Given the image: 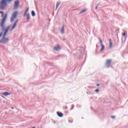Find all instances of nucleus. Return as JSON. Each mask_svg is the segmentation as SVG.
Returning <instances> with one entry per match:
<instances>
[{"mask_svg":"<svg viewBox=\"0 0 128 128\" xmlns=\"http://www.w3.org/2000/svg\"><path fill=\"white\" fill-rule=\"evenodd\" d=\"M10 28V26H8L4 30L3 38L0 40V44H6V42H8V38H6V36Z\"/></svg>","mask_w":128,"mask_h":128,"instance_id":"1","label":"nucleus"},{"mask_svg":"<svg viewBox=\"0 0 128 128\" xmlns=\"http://www.w3.org/2000/svg\"><path fill=\"white\" fill-rule=\"evenodd\" d=\"M12 0H2L1 2H0V10H4L6 9V8L8 6V2L10 3Z\"/></svg>","mask_w":128,"mask_h":128,"instance_id":"2","label":"nucleus"},{"mask_svg":"<svg viewBox=\"0 0 128 128\" xmlns=\"http://www.w3.org/2000/svg\"><path fill=\"white\" fill-rule=\"evenodd\" d=\"M0 14H2V18H3L1 20L0 22V26L2 30H4V24H6V18H8V14H5L4 16V12L0 11Z\"/></svg>","mask_w":128,"mask_h":128,"instance_id":"3","label":"nucleus"},{"mask_svg":"<svg viewBox=\"0 0 128 128\" xmlns=\"http://www.w3.org/2000/svg\"><path fill=\"white\" fill-rule=\"evenodd\" d=\"M18 12L16 11L14 12L12 15L11 18L10 19V21L11 22H12L14 21V20L16 18V17L18 16Z\"/></svg>","mask_w":128,"mask_h":128,"instance_id":"4","label":"nucleus"},{"mask_svg":"<svg viewBox=\"0 0 128 128\" xmlns=\"http://www.w3.org/2000/svg\"><path fill=\"white\" fill-rule=\"evenodd\" d=\"M18 6H20V1L18 0L15 1L14 4V8L15 10H16L18 8Z\"/></svg>","mask_w":128,"mask_h":128,"instance_id":"5","label":"nucleus"},{"mask_svg":"<svg viewBox=\"0 0 128 128\" xmlns=\"http://www.w3.org/2000/svg\"><path fill=\"white\" fill-rule=\"evenodd\" d=\"M100 44L102 48L100 50V52H102L104 50V44L102 43V39H100Z\"/></svg>","mask_w":128,"mask_h":128,"instance_id":"6","label":"nucleus"},{"mask_svg":"<svg viewBox=\"0 0 128 128\" xmlns=\"http://www.w3.org/2000/svg\"><path fill=\"white\" fill-rule=\"evenodd\" d=\"M54 50L58 51L60 50V47L58 46H56L54 48Z\"/></svg>","mask_w":128,"mask_h":128,"instance_id":"7","label":"nucleus"},{"mask_svg":"<svg viewBox=\"0 0 128 128\" xmlns=\"http://www.w3.org/2000/svg\"><path fill=\"white\" fill-rule=\"evenodd\" d=\"M57 115L59 118H62L64 116V114L60 112H57Z\"/></svg>","mask_w":128,"mask_h":128,"instance_id":"8","label":"nucleus"},{"mask_svg":"<svg viewBox=\"0 0 128 128\" xmlns=\"http://www.w3.org/2000/svg\"><path fill=\"white\" fill-rule=\"evenodd\" d=\"M2 94H3V96H10V93L6 92H3Z\"/></svg>","mask_w":128,"mask_h":128,"instance_id":"9","label":"nucleus"},{"mask_svg":"<svg viewBox=\"0 0 128 128\" xmlns=\"http://www.w3.org/2000/svg\"><path fill=\"white\" fill-rule=\"evenodd\" d=\"M16 23H14V24H13L12 26V27L11 29H10V32H12V30L14 28H16Z\"/></svg>","mask_w":128,"mask_h":128,"instance_id":"10","label":"nucleus"},{"mask_svg":"<svg viewBox=\"0 0 128 128\" xmlns=\"http://www.w3.org/2000/svg\"><path fill=\"white\" fill-rule=\"evenodd\" d=\"M108 40L110 42V48H112V40L110 39H109Z\"/></svg>","mask_w":128,"mask_h":128,"instance_id":"11","label":"nucleus"},{"mask_svg":"<svg viewBox=\"0 0 128 128\" xmlns=\"http://www.w3.org/2000/svg\"><path fill=\"white\" fill-rule=\"evenodd\" d=\"M106 62L107 64H112V60H106Z\"/></svg>","mask_w":128,"mask_h":128,"instance_id":"12","label":"nucleus"},{"mask_svg":"<svg viewBox=\"0 0 128 128\" xmlns=\"http://www.w3.org/2000/svg\"><path fill=\"white\" fill-rule=\"evenodd\" d=\"M61 32H62V34H64V26H63L62 28Z\"/></svg>","mask_w":128,"mask_h":128,"instance_id":"13","label":"nucleus"},{"mask_svg":"<svg viewBox=\"0 0 128 128\" xmlns=\"http://www.w3.org/2000/svg\"><path fill=\"white\" fill-rule=\"evenodd\" d=\"M60 2H57L56 4V10H58V8L60 6Z\"/></svg>","mask_w":128,"mask_h":128,"instance_id":"14","label":"nucleus"},{"mask_svg":"<svg viewBox=\"0 0 128 128\" xmlns=\"http://www.w3.org/2000/svg\"><path fill=\"white\" fill-rule=\"evenodd\" d=\"M86 10H86V9H84V10H82L80 12V14H84V12H86Z\"/></svg>","mask_w":128,"mask_h":128,"instance_id":"15","label":"nucleus"},{"mask_svg":"<svg viewBox=\"0 0 128 128\" xmlns=\"http://www.w3.org/2000/svg\"><path fill=\"white\" fill-rule=\"evenodd\" d=\"M28 12V8L26 10V11L24 13V16H26V13Z\"/></svg>","mask_w":128,"mask_h":128,"instance_id":"16","label":"nucleus"},{"mask_svg":"<svg viewBox=\"0 0 128 128\" xmlns=\"http://www.w3.org/2000/svg\"><path fill=\"white\" fill-rule=\"evenodd\" d=\"M30 14H26V20H30Z\"/></svg>","mask_w":128,"mask_h":128,"instance_id":"17","label":"nucleus"},{"mask_svg":"<svg viewBox=\"0 0 128 128\" xmlns=\"http://www.w3.org/2000/svg\"><path fill=\"white\" fill-rule=\"evenodd\" d=\"M32 16H36V13H34V11H32Z\"/></svg>","mask_w":128,"mask_h":128,"instance_id":"18","label":"nucleus"},{"mask_svg":"<svg viewBox=\"0 0 128 128\" xmlns=\"http://www.w3.org/2000/svg\"><path fill=\"white\" fill-rule=\"evenodd\" d=\"M74 105H72V108L70 109V110H74Z\"/></svg>","mask_w":128,"mask_h":128,"instance_id":"19","label":"nucleus"},{"mask_svg":"<svg viewBox=\"0 0 128 128\" xmlns=\"http://www.w3.org/2000/svg\"><path fill=\"white\" fill-rule=\"evenodd\" d=\"M96 92H100V90L98 89H96L95 90Z\"/></svg>","mask_w":128,"mask_h":128,"instance_id":"20","label":"nucleus"},{"mask_svg":"<svg viewBox=\"0 0 128 128\" xmlns=\"http://www.w3.org/2000/svg\"><path fill=\"white\" fill-rule=\"evenodd\" d=\"M110 64H107L106 66V68H110Z\"/></svg>","mask_w":128,"mask_h":128,"instance_id":"21","label":"nucleus"},{"mask_svg":"<svg viewBox=\"0 0 128 128\" xmlns=\"http://www.w3.org/2000/svg\"><path fill=\"white\" fill-rule=\"evenodd\" d=\"M111 118L114 119V118H116V116H111Z\"/></svg>","mask_w":128,"mask_h":128,"instance_id":"22","label":"nucleus"},{"mask_svg":"<svg viewBox=\"0 0 128 128\" xmlns=\"http://www.w3.org/2000/svg\"><path fill=\"white\" fill-rule=\"evenodd\" d=\"M18 20H16V22H14V24H18Z\"/></svg>","mask_w":128,"mask_h":128,"instance_id":"23","label":"nucleus"},{"mask_svg":"<svg viewBox=\"0 0 128 128\" xmlns=\"http://www.w3.org/2000/svg\"><path fill=\"white\" fill-rule=\"evenodd\" d=\"M123 36H126V33L124 32L122 34Z\"/></svg>","mask_w":128,"mask_h":128,"instance_id":"24","label":"nucleus"},{"mask_svg":"<svg viewBox=\"0 0 128 128\" xmlns=\"http://www.w3.org/2000/svg\"><path fill=\"white\" fill-rule=\"evenodd\" d=\"M2 36V34H0V38Z\"/></svg>","mask_w":128,"mask_h":128,"instance_id":"25","label":"nucleus"},{"mask_svg":"<svg viewBox=\"0 0 128 128\" xmlns=\"http://www.w3.org/2000/svg\"><path fill=\"white\" fill-rule=\"evenodd\" d=\"M97 86H100V84H96Z\"/></svg>","mask_w":128,"mask_h":128,"instance_id":"26","label":"nucleus"},{"mask_svg":"<svg viewBox=\"0 0 128 128\" xmlns=\"http://www.w3.org/2000/svg\"><path fill=\"white\" fill-rule=\"evenodd\" d=\"M96 10H98V6L96 7Z\"/></svg>","mask_w":128,"mask_h":128,"instance_id":"27","label":"nucleus"},{"mask_svg":"<svg viewBox=\"0 0 128 128\" xmlns=\"http://www.w3.org/2000/svg\"><path fill=\"white\" fill-rule=\"evenodd\" d=\"M11 108H12V110H14V107H12Z\"/></svg>","mask_w":128,"mask_h":128,"instance_id":"28","label":"nucleus"},{"mask_svg":"<svg viewBox=\"0 0 128 128\" xmlns=\"http://www.w3.org/2000/svg\"><path fill=\"white\" fill-rule=\"evenodd\" d=\"M66 110L68 109V106H66Z\"/></svg>","mask_w":128,"mask_h":128,"instance_id":"29","label":"nucleus"},{"mask_svg":"<svg viewBox=\"0 0 128 128\" xmlns=\"http://www.w3.org/2000/svg\"><path fill=\"white\" fill-rule=\"evenodd\" d=\"M32 128H36V127L35 126H33Z\"/></svg>","mask_w":128,"mask_h":128,"instance_id":"30","label":"nucleus"},{"mask_svg":"<svg viewBox=\"0 0 128 128\" xmlns=\"http://www.w3.org/2000/svg\"><path fill=\"white\" fill-rule=\"evenodd\" d=\"M90 98H92V97H90Z\"/></svg>","mask_w":128,"mask_h":128,"instance_id":"31","label":"nucleus"},{"mask_svg":"<svg viewBox=\"0 0 128 128\" xmlns=\"http://www.w3.org/2000/svg\"><path fill=\"white\" fill-rule=\"evenodd\" d=\"M87 92V94H88V92Z\"/></svg>","mask_w":128,"mask_h":128,"instance_id":"32","label":"nucleus"}]
</instances>
